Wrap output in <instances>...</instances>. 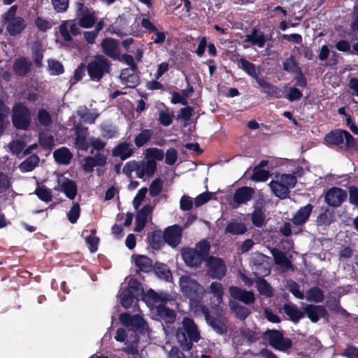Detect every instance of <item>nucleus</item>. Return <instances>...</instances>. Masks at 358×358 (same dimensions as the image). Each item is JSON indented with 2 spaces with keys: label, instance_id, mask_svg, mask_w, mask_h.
<instances>
[{
  "label": "nucleus",
  "instance_id": "f257e3e1",
  "mask_svg": "<svg viewBox=\"0 0 358 358\" xmlns=\"http://www.w3.org/2000/svg\"><path fill=\"white\" fill-rule=\"evenodd\" d=\"M180 290L183 296L189 300V306L194 312L200 310L201 303L206 293V288L197 280L188 275H183L179 279Z\"/></svg>",
  "mask_w": 358,
  "mask_h": 358
},
{
  "label": "nucleus",
  "instance_id": "f03ea898",
  "mask_svg": "<svg viewBox=\"0 0 358 358\" xmlns=\"http://www.w3.org/2000/svg\"><path fill=\"white\" fill-rule=\"evenodd\" d=\"M253 259L255 266L254 273L257 276L256 280L257 291L260 294L266 297H271L273 295V288L262 278L268 275L271 272L268 263L266 261V256L261 253H257L254 255Z\"/></svg>",
  "mask_w": 358,
  "mask_h": 358
},
{
  "label": "nucleus",
  "instance_id": "7ed1b4c3",
  "mask_svg": "<svg viewBox=\"0 0 358 358\" xmlns=\"http://www.w3.org/2000/svg\"><path fill=\"white\" fill-rule=\"evenodd\" d=\"M176 338L183 350H189L193 342L200 339V334L194 321L185 317L182 322V327L176 332Z\"/></svg>",
  "mask_w": 358,
  "mask_h": 358
},
{
  "label": "nucleus",
  "instance_id": "20e7f679",
  "mask_svg": "<svg viewBox=\"0 0 358 358\" xmlns=\"http://www.w3.org/2000/svg\"><path fill=\"white\" fill-rule=\"evenodd\" d=\"M156 169L157 164L153 159L131 160L125 164L122 172L128 176H130L132 172H135L137 178L145 180L154 175Z\"/></svg>",
  "mask_w": 358,
  "mask_h": 358
},
{
  "label": "nucleus",
  "instance_id": "39448f33",
  "mask_svg": "<svg viewBox=\"0 0 358 358\" xmlns=\"http://www.w3.org/2000/svg\"><path fill=\"white\" fill-rule=\"evenodd\" d=\"M112 64L103 55H96L87 62L86 70L90 79L98 82L106 74L110 73Z\"/></svg>",
  "mask_w": 358,
  "mask_h": 358
},
{
  "label": "nucleus",
  "instance_id": "423d86ee",
  "mask_svg": "<svg viewBox=\"0 0 358 358\" xmlns=\"http://www.w3.org/2000/svg\"><path fill=\"white\" fill-rule=\"evenodd\" d=\"M296 183V178L292 174H282L276 176L268 186L273 194L280 199H285L289 194V189Z\"/></svg>",
  "mask_w": 358,
  "mask_h": 358
},
{
  "label": "nucleus",
  "instance_id": "0eeeda50",
  "mask_svg": "<svg viewBox=\"0 0 358 358\" xmlns=\"http://www.w3.org/2000/svg\"><path fill=\"white\" fill-rule=\"evenodd\" d=\"M327 145H336L341 148H349L355 144V140L347 131L335 129L328 133L324 137Z\"/></svg>",
  "mask_w": 358,
  "mask_h": 358
},
{
  "label": "nucleus",
  "instance_id": "6e6552de",
  "mask_svg": "<svg viewBox=\"0 0 358 358\" xmlns=\"http://www.w3.org/2000/svg\"><path fill=\"white\" fill-rule=\"evenodd\" d=\"M200 311L204 315L207 324L217 334L222 335L227 333L229 327V322L226 317L222 315L214 317L211 315L208 308L206 306H201Z\"/></svg>",
  "mask_w": 358,
  "mask_h": 358
},
{
  "label": "nucleus",
  "instance_id": "1a4fd4ad",
  "mask_svg": "<svg viewBox=\"0 0 358 358\" xmlns=\"http://www.w3.org/2000/svg\"><path fill=\"white\" fill-rule=\"evenodd\" d=\"M12 122L17 129L28 128L31 122V113L28 108L20 103L16 104L13 108Z\"/></svg>",
  "mask_w": 358,
  "mask_h": 358
},
{
  "label": "nucleus",
  "instance_id": "9d476101",
  "mask_svg": "<svg viewBox=\"0 0 358 358\" xmlns=\"http://www.w3.org/2000/svg\"><path fill=\"white\" fill-rule=\"evenodd\" d=\"M206 263L208 267L207 273L210 278L221 280L225 276L227 266L222 259L210 256L206 259Z\"/></svg>",
  "mask_w": 358,
  "mask_h": 358
},
{
  "label": "nucleus",
  "instance_id": "9b49d317",
  "mask_svg": "<svg viewBox=\"0 0 358 358\" xmlns=\"http://www.w3.org/2000/svg\"><path fill=\"white\" fill-rule=\"evenodd\" d=\"M120 322L126 327H130L134 332H141L146 329L144 320L138 315H131L124 313L120 315Z\"/></svg>",
  "mask_w": 358,
  "mask_h": 358
},
{
  "label": "nucleus",
  "instance_id": "f8f14e48",
  "mask_svg": "<svg viewBox=\"0 0 358 358\" xmlns=\"http://www.w3.org/2000/svg\"><path fill=\"white\" fill-rule=\"evenodd\" d=\"M77 7L79 26L86 29L92 27L97 20L95 12L85 7L82 3H78Z\"/></svg>",
  "mask_w": 358,
  "mask_h": 358
},
{
  "label": "nucleus",
  "instance_id": "ddd939ff",
  "mask_svg": "<svg viewBox=\"0 0 358 358\" xmlns=\"http://www.w3.org/2000/svg\"><path fill=\"white\" fill-rule=\"evenodd\" d=\"M265 338L269 341L271 346L279 350H285L292 345L289 338H284L278 331H268L265 333Z\"/></svg>",
  "mask_w": 358,
  "mask_h": 358
},
{
  "label": "nucleus",
  "instance_id": "4468645a",
  "mask_svg": "<svg viewBox=\"0 0 358 358\" xmlns=\"http://www.w3.org/2000/svg\"><path fill=\"white\" fill-rule=\"evenodd\" d=\"M139 283L135 280H131L129 282L128 287L122 289L120 294L121 305L126 309L131 307L135 292L138 290Z\"/></svg>",
  "mask_w": 358,
  "mask_h": 358
},
{
  "label": "nucleus",
  "instance_id": "2eb2a0df",
  "mask_svg": "<svg viewBox=\"0 0 358 358\" xmlns=\"http://www.w3.org/2000/svg\"><path fill=\"white\" fill-rule=\"evenodd\" d=\"M254 194L255 189L250 187L245 186L236 189L233 194V208H238L240 205L248 203L252 199Z\"/></svg>",
  "mask_w": 358,
  "mask_h": 358
},
{
  "label": "nucleus",
  "instance_id": "dca6fc26",
  "mask_svg": "<svg viewBox=\"0 0 358 358\" xmlns=\"http://www.w3.org/2000/svg\"><path fill=\"white\" fill-rule=\"evenodd\" d=\"M115 339L118 342L124 343L126 347L123 348V351L128 355H134L138 352L137 344L138 343V338L136 336H134V339L129 343V341L127 339V331L123 328H118L115 336Z\"/></svg>",
  "mask_w": 358,
  "mask_h": 358
},
{
  "label": "nucleus",
  "instance_id": "f3484780",
  "mask_svg": "<svg viewBox=\"0 0 358 358\" xmlns=\"http://www.w3.org/2000/svg\"><path fill=\"white\" fill-rule=\"evenodd\" d=\"M230 296L245 305L253 304L255 301V295L253 292L241 289L238 287L231 286L229 288Z\"/></svg>",
  "mask_w": 358,
  "mask_h": 358
},
{
  "label": "nucleus",
  "instance_id": "a211bd4d",
  "mask_svg": "<svg viewBox=\"0 0 358 358\" xmlns=\"http://www.w3.org/2000/svg\"><path fill=\"white\" fill-rule=\"evenodd\" d=\"M107 158L105 155L97 153L94 156L85 157L82 161V167L85 172L91 173L96 166H104Z\"/></svg>",
  "mask_w": 358,
  "mask_h": 358
},
{
  "label": "nucleus",
  "instance_id": "6ab92c4d",
  "mask_svg": "<svg viewBox=\"0 0 358 358\" xmlns=\"http://www.w3.org/2000/svg\"><path fill=\"white\" fill-rule=\"evenodd\" d=\"M182 259L187 266L189 267H197L201 265L204 258L197 252V250L186 248L181 250Z\"/></svg>",
  "mask_w": 358,
  "mask_h": 358
},
{
  "label": "nucleus",
  "instance_id": "aec40b11",
  "mask_svg": "<svg viewBox=\"0 0 358 358\" xmlns=\"http://www.w3.org/2000/svg\"><path fill=\"white\" fill-rule=\"evenodd\" d=\"M58 187L55 188L64 193L70 199H75L77 194V185L73 180L69 178L61 177L58 178Z\"/></svg>",
  "mask_w": 358,
  "mask_h": 358
},
{
  "label": "nucleus",
  "instance_id": "412c9836",
  "mask_svg": "<svg viewBox=\"0 0 358 358\" xmlns=\"http://www.w3.org/2000/svg\"><path fill=\"white\" fill-rule=\"evenodd\" d=\"M75 129L76 135L74 142L75 147L80 150H87L90 147V141H87L88 129L82 125H77Z\"/></svg>",
  "mask_w": 358,
  "mask_h": 358
},
{
  "label": "nucleus",
  "instance_id": "4be33fe9",
  "mask_svg": "<svg viewBox=\"0 0 358 358\" xmlns=\"http://www.w3.org/2000/svg\"><path fill=\"white\" fill-rule=\"evenodd\" d=\"M182 229L178 225H173L166 229L164 233V239L166 243L172 247L177 246L181 240Z\"/></svg>",
  "mask_w": 358,
  "mask_h": 358
},
{
  "label": "nucleus",
  "instance_id": "5701e85b",
  "mask_svg": "<svg viewBox=\"0 0 358 358\" xmlns=\"http://www.w3.org/2000/svg\"><path fill=\"white\" fill-rule=\"evenodd\" d=\"M347 193L345 190L333 187L325 195V201L330 206H338L346 199Z\"/></svg>",
  "mask_w": 358,
  "mask_h": 358
},
{
  "label": "nucleus",
  "instance_id": "b1692460",
  "mask_svg": "<svg viewBox=\"0 0 358 358\" xmlns=\"http://www.w3.org/2000/svg\"><path fill=\"white\" fill-rule=\"evenodd\" d=\"M152 212V207L148 204L144 206L138 213L136 217V226L134 231L140 232L145 226V224Z\"/></svg>",
  "mask_w": 358,
  "mask_h": 358
},
{
  "label": "nucleus",
  "instance_id": "393cba45",
  "mask_svg": "<svg viewBox=\"0 0 358 358\" xmlns=\"http://www.w3.org/2000/svg\"><path fill=\"white\" fill-rule=\"evenodd\" d=\"M304 313L312 322H317L320 317H324L327 313L322 306L306 305L303 308Z\"/></svg>",
  "mask_w": 358,
  "mask_h": 358
},
{
  "label": "nucleus",
  "instance_id": "a878e982",
  "mask_svg": "<svg viewBox=\"0 0 358 358\" xmlns=\"http://www.w3.org/2000/svg\"><path fill=\"white\" fill-rule=\"evenodd\" d=\"M136 69L127 68L121 71L120 78L123 85L127 87H134L138 83V77L135 73Z\"/></svg>",
  "mask_w": 358,
  "mask_h": 358
},
{
  "label": "nucleus",
  "instance_id": "bb28decb",
  "mask_svg": "<svg viewBox=\"0 0 358 358\" xmlns=\"http://www.w3.org/2000/svg\"><path fill=\"white\" fill-rule=\"evenodd\" d=\"M103 52L107 56L117 59L120 55L118 51V43L113 38H106L101 43Z\"/></svg>",
  "mask_w": 358,
  "mask_h": 358
},
{
  "label": "nucleus",
  "instance_id": "cd10ccee",
  "mask_svg": "<svg viewBox=\"0 0 358 358\" xmlns=\"http://www.w3.org/2000/svg\"><path fill=\"white\" fill-rule=\"evenodd\" d=\"M208 292L215 298V301L217 302L216 306L217 307V312L222 313V308L221 307V303L223 300L224 295V288L222 285L218 282H213L208 287Z\"/></svg>",
  "mask_w": 358,
  "mask_h": 358
},
{
  "label": "nucleus",
  "instance_id": "c85d7f7f",
  "mask_svg": "<svg viewBox=\"0 0 358 358\" xmlns=\"http://www.w3.org/2000/svg\"><path fill=\"white\" fill-rule=\"evenodd\" d=\"M134 153L132 145L129 143L122 142L119 143L113 150V155L119 157L122 160H125L130 157Z\"/></svg>",
  "mask_w": 358,
  "mask_h": 358
},
{
  "label": "nucleus",
  "instance_id": "c756f323",
  "mask_svg": "<svg viewBox=\"0 0 358 358\" xmlns=\"http://www.w3.org/2000/svg\"><path fill=\"white\" fill-rule=\"evenodd\" d=\"M312 210L313 206L311 204H307L306 206L300 208L293 217L292 220V223L295 225L303 224L308 220Z\"/></svg>",
  "mask_w": 358,
  "mask_h": 358
},
{
  "label": "nucleus",
  "instance_id": "7c9ffc66",
  "mask_svg": "<svg viewBox=\"0 0 358 358\" xmlns=\"http://www.w3.org/2000/svg\"><path fill=\"white\" fill-rule=\"evenodd\" d=\"M244 42L262 48L265 45L266 38L263 33L258 31L257 29H253L250 34L245 36Z\"/></svg>",
  "mask_w": 358,
  "mask_h": 358
},
{
  "label": "nucleus",
  "instance_id": "2f4dec72",
  "mask_svg": "<svg viewBox=\"0 0 358 358\" xmlns=\"http://www.w3.org/2000/svg\"><path fill=\"white\" fill-rule=\"evenodd\" d=\"M229 306L236 317L241 320H244L250 314V310L248 308L241 305L236 301L230 300Z\"/></svg>",
  "mask_w": 358,
  "mask_h": 358
},
{
  "label": "nucleus",
  "instance_id": "473e14b6",
  "mask_svg": "<svg viewBox=\"0 0 358 358\" xmlns=\"http://www.w3.org/2000/svg\"><path fill=\"white\" fill-rule=\"evenodd\" d=\"M147 301L150 304L156 308V310L159 306H164V303L168 299L167 294H159L154 291L148 292L147 296Z\"/></svg>",
  "mask_w": 358,
  "mask_h": 358
},
{
  "label": "nucleus",
  "instance_id": "72a5a7b5",
  "mask_svg": "<svg viewBox=\"0 0 358 358\" xmlns=\"http://www.w3.org/2000/svg\"><path fill=\"white\" fill-rule=\"evenodd\" d=\"M282 309L289 318L296 323L304 316V313L293 304H285Z\"/></svg>",
  "mask_w": 358,
  "mask_h": 358
},
{
  "label": "nucleus",
  "instance_id": "f704fd0d",
  "mask_svg": "<svg viewBox=\"0 0 358 358\" xmlns=\"http://www.w3.org/2000/svg\"><path fill=\"white\" fill-rule=\"evenodd\" d=\"M30 66V60L26 57H21L14 62L13 70L18 76H24L29 71Z\"/></svg>",
  "mask_w": 358,
  "mask_h": 358
},
{
  "label": "nucleus",
  "instance_id": "c9c22d12",
  "mask_svg": "<svg viewBox=\"0 0 358 358\" xmlns=\"http://www.w3.org/2000/svg\"><path fill=\"white\" fill-rule=\"evenodd\" d=\"M53 157L57 162L67 165L70 163L73 155L68 148H61L54 152Z\"/></svg>",
  "mask_w": 358,
  "mask_h": 358
},
{
  "label": "nucleus",
  "instance_id": "e433bc0d",
  "mask_svg": "<svg viewBox=\"0 0 358 358\" xmlns=\"http://www.w3.org/2000/svg\"><path fill=\"white\" fill-rule=\"evenodd\" d=\"M25 27L24 20L20 17L12 19L8 22L7 31L10 35L15 36L20 34Z\"/></svg>",
  "mask_w": 358,
  "mask_h": 358
},
{
  "label": "nucleus",
  "instance_id": "4c0bfd02",
  "mask_svg": "<svg viewBox=\"0 0 358 358\" xmlns=\"http://www.w3.org/2000/svg\"><path fill=\"white\" fill-rule=\"evenodd\" d=\"M135 264L139 271L149 272L152 268V261L145 255H134Z\"/></svg>",
  "mask_w": 358,
  "mask_h": 358
},
{
  "label": "nucleus",
  "instance_id": "58836bf2",
  "mask_svg": "<svg viewBox=\"0 0 358 358\" xmlns=\"http://www.w3.org/2000/svg\"><path fill=\"white\" fill-rule=\"evenodd\" d=\"M305 299L308 301L320 303L324 299V292L318 287H313L306 292Z\"/></svg>",
  "mask_w": 358,
  "mask_h": 358
},
{
  "label": "nucleus",
  "instance_id": "ea45409f",
  "mask_svg": "<svg viewBox=\"0 0 358 358\" xmlns=\"http://www.w3.org/2000/svg\"><path fill=\"white\" fill-rule=\"evenodd\" d=\"M247 231V227L244 223L238 221H232L229 222L226 229V234H231L233 235L243 234Z\"/></svg>",
  "mask_w": 358,
  "mask_h": 358
},
{
  "label": "nucleus",
  "instance_id": "a19ab883",
  "mask_svg": "<svg viewBox=\"0 0 358 358\" xmlns=\"http://www.w3.org/2000/svg\"><path fill=\"white\" fill-rule=\"evenodd\" d=\"M156 312L159 318L166 323L171 324L175 321L176 314L174 311L164 306H159Z\"/></svg>",
  "mask_w": 358,
  "mask_h": 358
},
{
  "label": "nucleus",
  "instance_id": "79ce46f5",
  "mask_svg": "<svg viewBox=\"0 0 358 358\" xmlns=\"http://www.w3.org/2000/svg\"><path fill=\"white\" fill-rule=\"evenodd\" d=\"M32 55L36 65L41 66L43 57V48L39 41H35L31 48Z\"/></svg>",
  "mask_w": 358,
  "mask_h": 358
},
{
  "label": "nucleus",
  "instance_id": "37998d69",
  "mask_svg": "<svg viewBox=\"0 0 358 358\" xmlns=\"http://www.w3.org/2000/svg\"><path fill=\"white\" fill-rule=\"evenodd\" d=\"M38 162L39 157L36 155H33L22 162L20 164L19 168L22 172L31 171L38 165Z\"/></svg>",
  "mask_w": 358,
  "mask_h": 358
},
{
  "label": "nucleus",
  "instance_id": "c03bdc74",
  "mask_svg": "<svg viewBox=\"0 0 358 358\" xmlns=\"http://www.w3.org/2000/svg\"><path fill=\"white\" fill-rule=\"evenodd\" d=\"M237 62L238 68L243 69L251 77H256L257 73L256 71V67L255 64L245 59L244 58H241L238 59Z\"/></svg>",
  "mask_w": 358,
  "mask_h": 358
},
{
  "label": "nucleus",
  "instance_id": "a18cd8bd",
  "mask_svg": "<svg viewBox=\"0 0 358 358\" xmlns=\"http://www.w3.org/2000/svg\"><path fill=\"white\" fill-rule=\"evenodd\" d=\"M271 252L274 258V261L276 264L280 265L285 267H289L290 262L287 259L286 255L280 250L273 248L271 250Z\"/></svg>",
  "mask_w": 358,
  "mask_h": 358
},
{
  "label": "nucleus",
  "instance_id": "49530a36",
  "mask_svg": "<svg viewBox=\"0 0 358 358\" xmlns=\"http://www.w3.org/2000/svg\"><path fill=\"white\" fill-rule=\"evenodd\" d=\"M283 70L291 73H300L301 68L299 66L295 57L291 55L283 62Z\"/></svg>",
  "mask_w": 358,
  "mask_h": 358
},
{
  "label": "nucleus",
  "instance_id": "de8ad7c7",
  "mask_svg": "<svg viewBox=\"0 0 358 358\" xmlns=\"http://www.w3.org/2000/svg\"><path fill=\"white\" fill-rule=\"evenodd\" d=\"M153 131L151 129H144L138 134L134 139L135 145L137 147L144 145L152 136Z\"/></svg>",
  "mask_w": 358,
  "mask_h": 358
},
{
  "label": "nucleus",
  "instance_id": "09e8293b",
  "mask_svg": "<svg viewBox=\"0 0 358 358\" xmlns=\"http://www.w3.org/2000/svg\"><path fill=\"white\" fill-rule=\"evenodd\" d=\"M37 120L41 126L45 127L50 126L52 121L50 113L44 108L38 109Z\"/></svg>",
  "mask_w": 358,
  "mask_h": 358
},
{
  "label": "nucleus",
  "instance_id": "8fccbe9b",
  "mask_svg": "<svg viewBox=\"0 0 358 358\" xmlns=\"http://www.w3.org/2000/svg\"><path fill=\"white\" fill-rule=\"evenodd\" d=\"M252 224L257 227H262L264 224L265 215L260 208H256L252 213Z\"/></svg>",
  "mask_w": 358,
  "mask_h": 358
},
{
  "label": "nucleus",
  "instance_id": "3c124183",
  "mask_svg": "<svg viewBox=\"0 0 358 358\" xmlns=\"http://www.w3.org/2000/svg\"><path fill=\"white\" fill-rule=\"evenodd\" d=\"M9 109L0 101V134L3 133L4 128L9 124L7 119Z\"/></svg>",
  "mask_w": 358,
  "mask_h": 358
},
{
  "label": "nucleus",
  "instance_id": "603ef678",
  "mask_svg": "<svg viewBox=\"0 0 358 358\" xmlns=\"http://www.w3.org/2000/svg\"><path fill=\"white\" fill-rule=\"evenodd\" d=\"M155 274L161 279L168 281L171 278V273L164 264H157L154 268Z\"/></svg>",
  "mask_w": 358,
  "mask_h": 358
},
{
  "label": "nucleus",
  "instance_id": "864d4df0",
  "mask_svg": "<svg viewBox=\"0 0 358 358\" xmlns=\"http://www.w3.org/2000/svg\"><path fill=\"white\" fill-rule=\"evenodd\" d=\"M269 177L268 171L262 169L259 166H256L253 169V173L251 180L255 182L266 181Z\"/></svg>",
  "mask_w": 358,
  "mask_h": 358
},
{
  "label": "nucleus",
  "instance_id": "5fc2aeb1",
  "mask_svg": "<svg viewBox=\"0 0 358 358\" xmlns=\"http://www.w3.org/2000/svg\"><path fill=\"white\" fill-rule=\"evenodd\" d=\"M334 221V215L329 210L320 213L317 220L316 222L318 226H327L329 225Z\"/></svg>",
  "mask_w": 358,
  "mask_h": 358
},
{
  "label": "nucleus",
  "instance_id": "6e6d98bb",
  "mask_svg": "<svg viewBox=\"0 0 358 358\" xmlns=\"http://www.w3.org/2000/svg\"><path fill=\"white\" fill-rule=\"evenodd\" d=\"M48 70L51 75L57 76L63 73L64 66L59 62L55 59L48 61Z\"/></svg>",
  "mask_w": 358,
  "mask_h": 358
},
{
  "label": "nucleus",
  "instance_id": "4d7b16f0",
  "mask_svg": "<svg viewBox=\"0 0 358 358\" xmlns=\"http://www.w3.org/2000/svg\"><path fill=\"white\" fill-rule=\"evenodd\" d=\"M35 194L40 199L47 203L52 198L51 191L45 186H38L35 190Z\"/></svg>",
  "mask_w": 358,
  "mask_h": 358
},
{
  "label": "nucleus",
  "instance_id": "13d9d810",
  "mask_svg": "<svg viewBox=\"0 0 358 358\" xmlns=\"http://www.w3.org/2000/svg\"><path fill=\"white\" fill-rule=\"evenodd\" d=\"M163 188V182L161 179H155L152 182L149 188L150 195L152 197L157 196L160 194Z\"/></svg>",
  "mask_w": 358,
  "mask_h": 358
},
{
  "label": "nucleus",
  "instance_id": "bf43d9fd",
  "mask_svg": "<svg viewBox=\"0 0 358 358\" xmlns=\"http://www.w3.org/2000/svg\"><path fill=\"white\" fill-rule=\"evenodd\" d=\"M40 144L45 149H51L54 145V138L52 135L42 133L39 136Z\"/></svg>",
  "mask_w": 358,
  "mask_h": 358
},
{
  "label": "nucleus",
  "instance_id": "052dcab7",
  "mask_svg": "<svg viewBox=\"0 0 358 358\" xmlns=\"http://www.w3.org/2000/svg\"><path fill=\"white\" fill-rule=\"evenodd\" d=\"M288 290L297 299H303L305 295L302 291L300 290V286L298 283L294 281H289L287 284Z\"/></svg>",
  "mask_w": 358,
  "mask_h": 358
},
{
  "label": "nucleus",
  "instance_id": "680f3d73",
  "mask_svg": "<svg viewBox=\"0 0 358 358\" xmlns=\"http://www.w3.org/2000/svg\"><path fill=\"white\" fill-rule=\"evenodd\" d=\"M147 192H148L147 187H142L138 191L136 196L134 197V199L133 200V206L136 210H137L139 208V206H141L142 201H143V199L145 197Z\"/></svg>",
  "mask_w": 358,
  "mask_h": 358
},
{
  "label": "nucleus",
  "instance_id": "e2e57ef3",
  "mask_svg": "<svg viewBox=\"0 0 358 358\" xmlns=\"http://www.w3.org/2000/svg\"><path fill=\"white\" fill-rule=\"evenodd\" d=\"M80 213V206L78 203H76L71 207L69 214L68 217L69 220L71 223L74 224L77 222Z\"/></svg>",
  "mask_w": 358,
  "mask_h": 358
},
{
  "label": "nucleus",
  "instance_id": "0e129e2a",
  "mask_svg": "<svg viewBox=\"0 0 358 358\" xmlns=\"http://www.w3.org/2000/svg\"><path fill=\"white\" fill-rule=\"evenodd\" d=\"M262 92L267 95L273 97H281V91L275 86L267 83V85L264 87Z\"/></svg>",
  "mask_w": 358,
  "mask_h": 358
},
{
  "label": "nucleus",
  "instance_id": "69168bd1",
  "mask_svg": "<svg viewBox=\"0 0 358 358\" xmlns=\"http://www.w3.org/2000/svg\"><path fill=\"white\" fill-rule=\"evenodd\" d=\"M194 250H197V252L201 255V257L204 258L208 253L210 244L206 240L201 241L196 245V248H194Z\"/></svg>",
  "mask_w": 358,
  "mask_h": 358
},
{
  "label": "nucleus",
  "instance_id": "338daca9",
  "mask_svg": "<svg viewBox=\"0 0 358 358\" xmlns=\"http://www.w3.org/2000/svg\"><path fill=\"white\" fill-rule=\"evenodd\" d=\"M102 136L108 138H112L117 136V130L110 125H102L101 127Z\"/></svg>",
  "mask_w": 358,
  "mask_h": 358
},
{
  "label": "nucleus",
  "instance_id": "774afa93",
  "mask_svg": "<svg viewBox=\"0 0 358 358\" xmlns=\"http://www.w3.org/2000/svg\"><path fill=\"white\" fill-rule=\"evenodd\" d=\"M173 115L161 110L159 113V121L164 127L170 125L173 122Z\"/></svg>",
  "mask_w": 358,
  "mask_h": 358
}]
</instances>
